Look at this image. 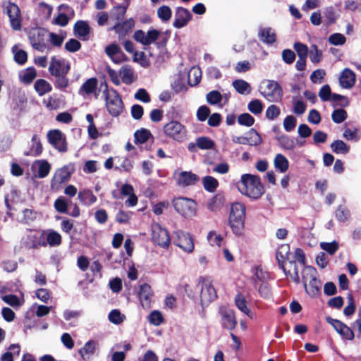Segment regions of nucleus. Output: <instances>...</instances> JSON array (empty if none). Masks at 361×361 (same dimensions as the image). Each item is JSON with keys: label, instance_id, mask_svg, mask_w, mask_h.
I'll list each match as a JSON object with an SVG mask.
<instances>
[{"label": "nucleus", "instance_id": "nucleus-30", "mask_svg": "<svg viewBox=\"0 0 361 361\" xmlns=\"http://www.w3.org/2000/svg\"><path fill=\"white\" fill-rule=\"evenodd\" d=\"M27 238L31 240L30 247L38 248L39 247H46L45 230L30 233L27 235Z\"/></svg>", "mask_w": 361, "mask_h": 361}, {"label": "nucleus", "instance_id": "nucleus-59", "mask_svg": "<svg viewBox=\"0 0 361 361\" xmlns=\"http://www.w3.org/2000/svg\"><path fill=\"white\" fill-rule=\"evenodd\" d=\"M108 317L109 321L114 324H120L126 319V316L116 309L111 310Z\"/></svg>", "mask_w": 361, "mask_h": 361}, {"label": "nucleus", "instance_id": "nucleus-16", "mask_svg": "<svg viewBox=\"0 0 361 361\" xmlns=\"http://www.w3.org/2000/svg\"><path fill=\"white\" fill-rule=\"evenodd\" d=\"M3 12L6 14L10 23H21L22 16L20 8L11 1H5L2 4Z\"/></svg>", "mask_w": 361, "mask_h": 361}, {"label": "nucleus", "instance_id": "nucleus-7", "mask_svg": "<svg viewBox=\"0 0 361 361\" xmlns=\"http://www.w3.org/2000/svg\"><path fill=\"white\" fill-rule=\"evenodd\" d=\"M305 254L301 249L297 248L294 253V262H289L288 264L289 269L287 271L288 275L286 276L290 277L295 283H300L299 267H305Z\"/></svg>", "mask_w": 361, "mask_h": 361}, {"label": "nucleus", "instance_id": "nucleus-55", "mask_svg": "<svg viewBox=\"0 0 361 361\" xmlns=\"http://www.w3.org/2000/svg\"><path fill=\"white\" fill-rule=\"evenodd\" d=\"M207 239L209 245L212 247H220L224 240L223 236L215 231H209L207 234Z\"/></svg>", "mask_w": 361, "mask_h": 361}, {"label": "nucleus", "instance_id": "nucleus-63", "mask_svg": "<svg viewBox=\"0 0 361 361\" xmlns=\"http://www.w3.org/2000/svg\"><path fill=\"white\" fill-rule=\"evenodd\" d=\"M148 321L154 326H159L164 322V317L161 312L154 310L148 316Z\"/></svg>", "mask_w": 361, "mask_h": 361}, {"label": "nucleus", "instance_id": "nucleus-9", "mask_svg": "<svg viewBox=\"0 0 361 361\" xmlns=\"http://www.w3.org/2000/svg\"><path fill=\"white\" fill-rule=\"evenodd\" d=\"M70 70V64L68 61L59 56L51 58L49 71L53 76L66 75Z\"/></svg>", "mask_w": 361, "mask_h": 361}, {"label": "nucleus", "instance_id": "nucleus-22", "mask_svg": "<svg viewBox=\"0 0 361 361\" xmlns=\"http://www.w3.org/2000/svg\"><path fill=\"white\" fill-rule=\"evenodd\" d=\"M339 83L343 88H351L355 83V74L350 69L345 68L340 75Z\"/></svg>", "mask_w": 361, "mask_h": 361}, {"label": "nucleus", "instance_id": "nucleus-57", "mask_svg": "<svg viewBox=\"0 0 361 361\" xmlns=\"http://www.w3.org/2000/svg\"><path fill=\"white\" fill-rule=\"evenodd\" d=\"M55 209L61 214H68V202L63 196L59 197L54 202Z\"/></svg>", "mask_w": 361, "mask_h": 361}, {"label": "nucleus", "instance_id": "nucleus-39", "mask_svg": "<svg viewBox=\"0 0 361 361\" xmlns=\"http://www.w3.org/2000/svg\"><path fill=\"white\" fill-rule=\"evenodd\" d=\"M306 293L310 297H315L319 295L321 288V282L320 281L316 278L312 281H310L304 285Z\"/></svg>", "mask_w": 361, "mask_h": 361}, {"label": "nucleus", "instance_id": "nucleus-40", "mask_svg": "<svg viewBox=\"0 0 361 361\" xmlns=\"http://www.w3.org/2000/svg\"><path fill=\"white\" fill-rule=\"evenodd\" d=\"M97 87V80L92 78L86 80L79 90V94L81 95L90 94L96 90Z\"/></svg>", "mask_w": 361, "mask_h": 361}, {"label": "nucleus", "instance_id": "nucleus-36", "mask_svg": "<svg viewBox=\"0 0 361 361\" xmlns=\"http://www.w3.org/2000/svg\"><path fill=\"white\" fill-rule=\"evenodd\" d=\"M274 168L281 173H285L289 167L288 159L282 154H276L274 159Z\"/></svg>", "mask_w": 361, "mask_h": 361}, {"label": "nucleus", "instance_id": "nucleus-28", "mask_svg": "<svg viewBox=\"0 0 361 361\" xmlns=\"http://www.w3.org/2000/svg\"><path fill=\"white\" fill-rule=\"evenodd\" d=\"M46 247H58L61 244V235L53 229L45 230Z\"/></svg>", "mask_w": 361, "mask_h": 361}, {"label": "nucleus", "instance_id": "nucleus-64", "mask_svg": "<svg viewBox=\"0 0 361 361\" xmlns=\"http://www.w3.org/2000/svg\"><path fill=\"white\" fill-rule=\"evenodd\" d=\"M309 56L313 63H319L322 59V51L319 50L316 45H312L309 51Z\"/></svg>", "mask_w": 361, "mask_h": 361}, {"label": "nucleus", "instance_id": "nucleus-29", "mask_svg": "<svg viewBox=\"0 0 361 361\" xmlns=\"http://www.w3.org/2000/svg\"><path fill=\"white\" fill-rule=\"evenodd\" d=\"M78 198L82 204L87 207L92 205L97 200V197L94 195L93 192L90 189L81 190L78 192Z\"/></svg>", "mask_w": 361, "mask_h": 361}, {"label": "nucleus", "instance_id": "nucleus-1", "mask_svg": "<svg viewBox=\"0 0 361 361\" xmlns=\"http://www.w3.org/2000/svg\"><path fill=\"white\" fill-rule=\"evenodd\" d=\"M240 192L252 199H258L264 193V187L258 176L243 174L237 185Z\"/></svg>", "mask_w": 361, "mask_h": 361}, {"label": "nucleus", "instance_id": "nucleus-24", "mask_svg": "<svg viewBox=\"0 0 361 361\" xmlns=\"http://www.w3.org/2000/svg\"><path fill=\"white\" fill-rule=\"evenodd\" d=\"M121 192L124 196H128L125 204L127 207H133L137 204V197L134 192L133 187L130 184H124L121 188Z\"/></svg>", "mask_w": 361, "mask_h": 361}, {"label": "nucleus", "instance_id": "nucleus-51", "mask_svg": "<svg viewBox=\"0 0 361 361\" xmlns=\"http://www.w3.org/2000/svg\"><path fill=\"white\" fill-rule=\"evenodd\" d=\"M202 185L205 190L209 192H214L219 186V182L215 178L207 176L202 179Z\"/></svg>", "mask_w": 361, "mask_h": 361}, {"label": "nucleus", "instance_id": "nucleus-45", "mask_svg": "<svg viewBox=\"0 0 361 361\" xmlns=\"http://www.w3.org/2000/svg\"><path fill=\"white\" fill-rule=\"evenodd\" d=\"M202 78V71L199 67H192L188 72V83L190 86H195L197 85Z\"/></svg>", "mask_w": 361, "mask_h": 361}, {"label": "nucleus", "instance_id": "nucleus-18", "mask_svg": "<svg viewBox=\"0 0 361 361\" xmlns=\"http://www.w3.org/2000/svg\"><path fill=\"white\" fill-rule=\"evenodd\" d=\"M219 313L222 326L229 330L233 329L237 324L234 311L230 308L221 307L219 309Z\"/></svg>", "mask_w": 361, "mask_h": 361}, {"label": "nucleus", "instance_id": "nucleus-6", "mask_svg": "<svg viewBox=\"0 0 361 361\" xmlns=\"http://www.w3.org/2000/svg\"><path fill=\"white\" fill-rule=\"evenodd\" d=\"M164 134L178 142H183L186 139L187 131L184 126L176 121H171L164 126Z\"/></svg>", "mask_w": 361, "mask_h": 361}, {"label": "nucleus", "instance_id": "nucleus-49", "mask_svg": "<svg viewBox=\"0 0 361 361\" xmlns=\"http://www.w3.org/2000/svg\"><path fill=\"white\" fill-rule=\"evenodd\" d=\"M332 151L336 154H345L350 151V146L341 140H337L331 144Z\"/></svg>", "mask_w": 361, "mask_h": 361}, {"label": "nucleus", "instance_id": "nucleus-44", "mask_svg": "<svg viewBox=\"0 0 361 361\" xmlns=\"http://www.w3.org/2000/svg\"><path fill=\"white\" fill-rule=\"evenodd\" d=\"M343 137L348 141L357 142L361 137V133L356 127L353 128H345L343 133Z\"/></svg>", "mask_w": 361, "mask_h": 361}, {"label": "nucleus", "instance_id": "nucleus-15", "mask_svg": "<svg viewBox=\"0 0 361 361\" xmlns=\"http://www.w3.org/2000/svg\"><path fill=\"white\" fill-rule=\"evenodd\" d=\"M49 142L57 150L65 152L67 150L66 137L59 130H52L47 133Z\"/></svg>", "mask_w": 361, "mask_h": 361}, {"label": "nucleus", "instance_id": "nucleus-25", "mask_svg": "<svg viewBox=\"0 0 361 361\" xmlns=\"http://www.w3.org/2000/svg\"><path fill=\"white\" fill-rule=\"evenodd\" d=\"M128 6V1H126L123 5L113 7L110 13L111 20L115 23H122L125 19V14Z\"/></svg>", "mask_w": 361, "mask_h": 361}, {"label": "nucleus", "instance_id": "nucleus-43", "mask_svg": "<svg viewBox=\"0 0 361 361\" xmlns=\"http://www.w3.org/2000/svg\"><path fill=\"white\" fill-rule=\"evenodd\" d=\"M66 38V32L63 30L49 33V42L54 47H61Z\"/></svg>", "mask_w": 361, "mask_h": 361}, {"label": "nucleus", "instance_id": "nucleus-3", "mask_svg": "<svg viewBox=\"0 0 361 361\" xmlns=\"http://www.w3.org/2000/svg\"><path fill=\"white\" fill-rule=\"evenodd\" d=\"M196 288L200 293V301L202 307L208 306L217 298V293L211 278L200 276L197 281Z\"/></svg>", "mask_w": 361, "mask_h": 361}, {"label": "nucleus", "instance_id": "nucleus-12", "mask_svg": "<svg viewBox=\"0 0 361 361\" xmlns=\"http://www.w3.org/2000/svg\"><path fill=\"white\" fill-rule=\"evenodd\" d=\"M74 171V166L71 164L56 169L51 182V187L54 188L57 185L68 182Z\"/></svg>", "mask_w": 361, "mask_h": 361}, {"label": "nucleus", "instance_id": "nucleus-27", "mask_svg": "<svg viewBox=\"0 0 361 361\" xmlns=\"http://www.w3.org/2000/svg\"><path fill=\"white\" fill-rule=\"evenodd\" d=\"M1 300L16 310L19 309L25 303L24 293L22 292L19 297L13 294L1 295Z\"/></svg>", "mask_w": 361, "mask_h": 361}, {"label": "nucleus", "instance_id": "nucleus-37", "mask_svg": "<svg viewBox=\"0 0 361 361\" xmlns=\"http://www.w3.org/2000/svg\"><path fill=\"white\" fill-rule=\"evenodd\" d=\"M232 233L237 237H242L245 231V220L228 219Z\"/></svg>", "mask_w": 361, "mask_h": 361}, {"label": "nucleus", "instance_id": "nucleus-35", "mask_svg": "<svg viewBox=\"0 0 361 361\" xmlns=\"http://www.w3.org/2000/svg\"><path fill=\"white\" fill-rule=\"evenodd\" d=\"M31 142L30 150L25 152V154L32 157L39 156L43 150L39 137L37 135H34L32 137Z\"/></svg>", "mask_w": 361, "mask_h": 361}, {"label": "nucleus", "instance_id": "nucleus-33", "mask_svg": "<svg viewBox=\"0 0 361 361\" xmlns=\"http://www.w3.org/2000/svg\"><path fill=\"white\" fill-rule=\"evenodd\" d=\"M258 35L262 42L268 44H273L276 40V35L271 27L261 28Z\"/></svg>", "mask_w": 361, "mask_h": 361}, {"label": "nucleus", "instance_id": "nucleus-26", "mask_svg": "<svg viewBox=\"0 0 361 361\" xmlns=\"http://www.w3.org/2000/svg\"><path fill=\"white\" fill-rule=\"evenodd\" d=\"M246 207L241 202H234L231 206L228 219L245 220Z\"/></svg>", "mask_w": 361, "mask_h": 361}, {"label": "nucleus", "instance_id": "nucleus-52", "mask_svg": "<svg viewBox=\"0 0 361 361\" xmlns=\"http://www.w3.org/2000/svg\"><path fill=\"white\" fill-rule=\"evenodd\" d=\"M246 136L247 145L250 146H258L262 142V138L254 128H251L247 133Z\"/></svg>", "mask_w": 361, "mask_h": 361}, {"label": "nucleus", "instance_id": "nucleus-8", "mask_svg": "<svg viewBox=\"0 0 361 361\" xmlns=\"http://www.w3.org/2000/svg\"><path fill=\"white\" fill-rule=\"evenodd\" d=\"M174 235L175 244L184 252L190 254L194 251V239L189 233L177 231L175 232Z\"/></svg>", "mask_w": 361, "mask_h": 361}, {"label": "nucleus", "instance_id": "nucleus-61", "mask_svg": "<svg viewBox=\"0 0 361 361\" xmlns=\"http://www.w3.org/2000/svg\"><path fill=\"white\" fill-rule=\"evenodd\" d=\"M247 109L255 115L260 114L263 111V104L259 99H253L247 104Z\"/></svg>", "mask_w": 361, "mask_h": 361}, {"label": "nucleus", "instance_id": "nucleus-47", "mask_svg": "<svg viewBox=\"0 0 361 361\" xmlns=\"http://www.w3.org/2000/svg\"><path fill=\"white\" fill-rule=\"evenodd\" d=\"M302 281L304 285H306L307 282L312 281L313 279L317 278V270L310 266H305L302 267Z\"/></svg>", "mask_w": 361, "mask_h": 361}, {"label": "nucleus", "instance_id": "nucleus-53", "mask_svg": "<svg viewBox=\"0 0 361 361\" xmlns=\"http://www.w3.org/2000/svg\"><path fill=\"white\" fill-rule=\"evenodd\" d=\"M12 52L14 55L15 61L20 64L23 65L27 60V54L26 51L18 48L17 45H15L12 48Z\"/></svg>", "mask_w": 361, "mask_h": 361}, {"label": "nucleus", "instance_id": "nucleus-13", "mask_svg": "<svg viewBox=\"0 0 361 361\" xmlns=\"http://www.w3.org/2000/svg\"><path fill=\"white\" fill-rule=\"evenodd\" d=\"M51 164L46 159H37L31 164L30 170L35 178H44L51 171Z\"/></svg>", "mask_w": 361, "mask_h": 361}, {"label": "nucleus", "instance_id": "nucleus-50", "mask_svg": "<svg viewBox=\"0 0 361 361\" xmlns=\"http://www.w3.org/2000/svg\"><path fill=\"white\" fill-rule=\"evenodd\" d=\"M278 144L285 150H293L295 147V142L287 135H283L277 137Z\"/></svg>", "mask_w": 361, "mask_h": 361}, {"label": "nucleus", "instance_id": "nucleus-17", "mask_svg": "<svg viewBox=\"0 0 361 361\" xmlns=\"http://www.w3.org/2000/svg\"><path fill=\"white\" fill-rule=\"evenodd\" d=\"M326 322L345 339L352 341L355 334L353 330L339 320L326 317Z\"/></svg>", "mask_w": 361, "mask_h": 361}, {"label": "nucleus", "instance_id": "nucleus-14", "mask_svg": "<svg viewBox=\"0 0 361 361\" xmlns=\"http://www.w3.org/2000/svg\"><path fill=\"white\" fill-rule=\"evenodd\" d=\"M173 178L177 185L180 187H188L196 184L199 181V177L191 171H176Z\"/></svg>", "mask_w": 361, "mask_h": 361}, {"label": "nucleus", "instance_id": "nucleus-58", "mask_svg": "<svg viewBox=\"0 0 361 361\" xmlns=\"http://www.w3.org/2000/svg\"><path fill=\"white\" fill-rule=\"evenodd\" d=\"M196 145L200 149H212L215 144L210 138L207 137H200L196 140Z\"/></svg>", "mask_w": 361, "mask_h": 361}, {"label": "nucleus", "instance_id": "nucleus-38", "mask_svg": "<svg viewBox=\"0 0 361 361\" xmlns=\"http://www.w3.org/2000/svg\"><path fill=\"white\" fill-rule=\"evenodd\" d=\"M74 33L76 37L82 40H87L90 38V27L89 24H75Z\"/></svg>", "mask_w": 361, "mask_h": 361}, {"label": "nucleus", "instance_id": "nucleus-20", "mask_svg": "<svg viewBox=\"0 0 361 361\" xmlns=\"http://www.w3.org/2000/svg\"><path fill=\"white\" fill-rule=\"evenodd\" d=\"M153 292L152 288L148 284H142L140 287L139 299L141 305L145 309H149L152 301Z\"/></svg>", "mask_w": 361, "mask_h": 361}, {"label": "nucleus", "instance_id": "nucleus-5", "mask_svg": "<svg viewBox=\"0 0 361 361\" xmlns=\"http://www.w3.org/2000/svg\"><path fill=\"white\" fill-rule=\"evenodd\" d=\"M173 204L176 211L185 217L190 218L196 214L197 204L192 199L178 197L174 198Z\"/></svg>", "mask_w": 361, "mask_h": 361}, {"label": "nucleus", "instance_id": "nucleus-23", "mask_svg": "<svg viewBox=\"0 0 361 361\" xmlns=\"http://www.w3.org/2000/svg\"><path fill=\"white\" fill-rule=\"evenodd\" d=\"M290 252V247L288 244H283L278 247L276 252V258L278 261L279 267L283 270L286 275H288L285 262L288 258Z\"/></svg>", "mask_w": 361, "mask_h": 361}, {"label": "nucleus", "instance_id": "nucleus-41", "mask_svg": "<svg viewBox=\"0 0 361 361\" xmlns=\"http://www.w3.org/2000/svg\"><path fill=\"white\" fill-rule=\"evenodd\" d=\"M35 91L39 96H43L51 91L52 87L51 84L44 79L36 80L34 85Z\"/></svg>", "mask_w": 361, "mask_h": 361}, {"label": "nucleus", "instance_id": "nucleus-46", "mask_svg": "<svg viewBox=\"0 0 361 361\" xmlns=\"http://www.w3.org/2000/svg\"><path fill=\"white\" fill-rule=\"evenodd\" d=\"M132 24H116L113 27L118 35L120 39L126 37L133 32Z\"/></svg>", "mask_w": 361, "mask_h": 361}, {"label": "nucleus", "instance_id": "nucleus-62", "mask_svg": "<svg viewBox=\"0 0 361 361\" xmlns=\"http://www.w3.org/2000/svg\"><path fill=\"white\" fill-rule=\"evenodd\" d=\"M281 114V109L276 105L271 104L266 110L265 116L268 120L276 119Z\"/></svg>", "mask_w": 361, "mask_h": 361}, {"label": "nucleus", "instance_id": "nucleus-21", "mask_svg": "<svg viewBox=\"0 0 361 361\" xmlns=\"http://www.w3.org/2000/svg\"><path fill=\"white\" fill-rule=\"evenodd\" d=\"M59 13L52 23H68L75 16V12L71 6L61 4L58 7Z\"/></svg>", "mask_w": 361, "mask_h": 361}, {"label": "nucleus", "instance_id": "nucleus-34", "mask_svg": "<svg viewBox=\"0 0 361 361\" xmlns=\"http://www.w3.org/2000/svg\"><path fill=\"white\" fill-rule=\"evenodd\" d=\"M97 343L90 340L85 343L82 348L79 350V354L83 360L87 361L94 353Z\"/></svg>", "mask_w": 361, "mask_h": 361}, {"label": "nucleus", "instance_id": "nucleus-48", "mask_svg": "<svg viewBox=\"0 0 361 361\" xmlns=\"http://www.w3.org/2000/svg\"><path fill=\"white\" fill-rule=\"evenodd\" d=\"M234 89L240 94H248L251 92L250 85L244 80H235L233 82Z\"/></svg>", "mask_w": 361, "mask_h": 361}, {"label": "nucleus", "instance_id": "nucleus-42", "mask_svg": "<svg viewBox=\"0 0 361 361\" xmlns=\"http://www.w3.org/2000/svg\"><path fill=\"white\" fill-rule=\"evenodd\" d=\"M192 18L190 11L183 7H178L175 13L173 23H188Z\"/></svg>", "mask_w": 361, "mask_h": 361}, {"label": "nucleus", "instance_id": "nucleus-56", "mask_svg": "<svg viewBox=\"0 0 361 361\" xmlns=\"http://www.w3.org/2000/svg\"><path fill=\"white\" fill-rule=\"evenodd\" d=\"M119 76L123 82L126 84H130L133 81V73L130 68L128 66H123L119 70Z\"/></svg>", "mask_w": 361, "mask_h": 361}, {"label": "nucleus", "instance_id": "nucleus-19", "mask_svg": "<svg viewBox=\"0 0 361 361\" xmlns=\"http://www.w3.org/2000/svg\"><path fill=\"white\" fill-rule=\"evenodd\" d=\"M159 35V32L157 30H149L147 32L137 30L134 34V39L144 45H148L155 42Z\"/></svg>", "mask_w": 361, "mask_h": 361}, {"label": "nucleus", "instance_id": "nucleus-31", "mask_svg": "<svg viewBox=\"0 0 361 361\" xmlns=\"http://www.w3.org/2000/svg\"><path fill=\"white\" fill-rule=\"evenodd\" d=\"M235 305L240 312L247 315L250 319H254V314L250 310L244 295L240 293L236 295L235 297Z\"/></svg>", "mask_w": 361, "mask_h": 361}, {"label": "nucleus", "instance_id": "nucleus-10", "mask_svg": "<svg viewBox=\"0 0 361 361\" xmlns=\"http://www.w3.org/2000/svg\"><path fill=\"white\" fill-rule=\"evenodd\" d=\"M46 30L38 26H35L27 31L28 37L32 47L38 51H44L46 48L43 37Z\"/></svg>", "mask_w": 361, "mask_h": 361}, {"label": "nucleus", "instance_id": "nucleus-32", "mask_svg": "<svg viewBox=\"0 0 361 361\" xmlns=\"http://www.w3.org/2000/svg\"><path fill=\"white\" fill-rule=\"evenodd\" d=\"M36 77L37 71L33 67H28L18 73L20 82L25 85H30Z\"/></svg>", "mask_w": 361, "mask_h": 361}, {"label": "nucleus", "instance_id": "nucleus-54", "mask_svg": "<svg viewBox=\"0 0 361 361\" xmlns=\"http://www.w3.org/2000/svg\"><path fill=\"white\" fill-rule=\"evenodd\" d=\"M336 219L340 222H345L350 218V212L345 206L340 205L335 212Z\"/></svg>", "mask_w": 361, "mask_h": 361}, {"label": "nucleus", "instance_id": "nucleus-4", "mask_svg": "<svg viewBox=\"0 0 361 361\" xmlns=\"http://www.w3.org/2000/svg\"><path fill=\"white\" fill-rule=\"evenodd\" d=\"M260 94L269 102H279L282 97V90L279 85L273 80H264L259 87Z\"/></svg>", "mask_w": 361, "mask_h": 361}, {"label": "nucleus", "instance_id": "nucleus-2", "mask_svg": "<svg viewBox=\"0 0 361 361\" xmlns=\"http://www.w3.org/2000/svg\"><path fill=\"white\" fill-rule=\"evenodd\" d=\"M102 91L106 109L110 115L114 117L118 116L123 111V102L117 91L114 89H109L106 82H102L99 85Z\"/></svg>", "mask_w": 361, "mask_h": 361}, {"label": "nucleus", "instance_id": "nucleus-11", "mask_svg": "<svg viewBox=\"0 0 361 361\" xmlns=\"http://www.w3.org/2000/svg\"><path fill=\"white\" fill-rule=\"evenodd\" d=\"M152 238L154 243L162 247H168L171 239L166 229L158 224L152 226Z\"/></svg>", "mask_w": 361, "mask_h": 361}, {"label": "nucleus", "instance_id": "nucleus-60", "mask_svg": "<svg viewBox=\"0 0 361 361\" xmlns=\"http://www.w3.org/2000/svg\"><path fill=\"white\" fill-rule=\"evenodd\" d=\"M207 102L212 105L219 104L223 100V95L216 90H213L207 93Z\"/></svg>", "mask_w": 361, "mask_h": 361}]
</instances>
